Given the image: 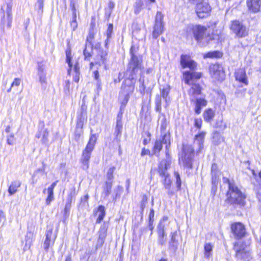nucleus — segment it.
<instances>
[{"label": "nucleus", "mask_w": 261, "mask_h": 261, "mask_svg": "<svg viewBox=\"0 0 261 261\" xmlns=\"http://www.w3.org/2000/svg\"><path fill=\"white\" fill-rule=\"evenodd\" d=\"M201 76V72L187 71L183 73V79L185 83L191 86L188 90V94L191 101H194L196 97L201 94V87L196 82Z\"/></svg>", "instance_id": "f257e3e1"}, {"label": "nucleus", "mask_w": 261, "mask_h": 261, "mask_svg": "<svg viewBox=\"0 0 261 261\" xmlns=\"http://www.w3.org/2000/svg\"><path fill=\"white\" fill-rule=\"evenodd\" d=\"M228 190L227 192V200L232 204L244 206L245 204L246 196L242 193L234 183V180H226Z\"/></svg>", "instance_id": "f03ea898"}, {"label": "nucleus", "mask_w": 261, "mask_h": 261, "mask_svg": "<svg viewBox=\"0 0 261 261\" xmlns=\"http://www.w3.org/2000/svg\"><path fill=\"white\" fill-rule=\"evenodd\" d=\"M129 78L128 80H126L122 85L121 90L119 94V100L121 103L120 109H123L127 104L129 95L132 94L134 91L135 86L133 84L132 81Z\"/></svg>", "instance_id": "7ed1b4c3"}, {"label": "nucleus", "mask_w": 261, "mask_h": 261, "mask_svg": "<svg viewBox=\"0 0 261 261\" xmlns=\"http://www.w3.org/2000/svg\"><path fill=\"white\" fill-rule=\"evenodd\" d=\"M194 149L191 145H183L182 151L179 158V163L184 167L191 169L193 163Z\"/></svg>", "instance_id": "20e7f679"}, {"label": "nucleus", "mask_w": 261, "mask_h": 261, "mask_svg": "<svg viewBox=\"0 0 261 261\" xmlns=\"http://www.w3.org/2000/svg\"><path fill=\"white\" fill-rule=\"evenodd\" d=\"M97 139V136L96 134H91L89 142L85 149L83 151L81 162L83 164V168L85 169H87L89 167V162L91 158V152L94 148Z\"/></svg>", "instance_id": "39448f33"}, {"label": "nucleus", "mask_w": 261, "mask_h": 261, "mask_svg": "<svg viewBox=\"0 0 261 261\" xmlns=\"http://www.w3.org/2000/svg\"><path fill=\"white\" fill-rule=\"evenodd\" d=\"M12 7V0H7L2 6L1 10L3 12V16L1 19V25L3 29L5 26L7 28H10L11 27Z\"/></svg>", "instance_id": "423d86ee"}, {"label": "nucleus", "mask_w": 261, "mask_h": 261, "mask_svg": "<svg viewBox=\"0 0 261 261\" xmlns=\"http://www.w3.org/2000/svg\"><path fill=\"white\" fill-rule=\"evenodd\" d=\"M207 29L201 25H195L193 28V33L195 40L202 46H204L208 43L211 38L206 33Z\"/></svg>", "instance_id": "0eeeda50"}, {"label": "nucleus", "mask_w": 261, "mask_h": 261, "mask_svg": "<svg viewBox=\"0 0 261 261\" xmlns=\"http://www.w3.org/2000/svg\"><path fill=\"white\" fill-rule=\"evenodd\" d=\"M134 47L132 46L130 49V53L132 56L131 60L128 64V69L127 71L130 72L129 77L131 80H134L136 77V75L139 70H141V63L136 57L134 53Z\"/></svg>", "instance_id": "6e6552de"}, {"label": "nucleus", "mask_w": 261, "mask_h": 261, "mask_svg": "<svg viewBox=\"0 0 261 261\" xmlns=\"http://www.w3.org/2000/svg\"><path fill=\"white\" fill-rule=\"evenodd\" d=\"M234 250L237 258L241 261H247L250 258V250L248 247L241 243L237 242L234 245Z\"/></svg>", "instance_id": "1a4fd4ad"}, {"label": "nucleus", "mask_w": 261, "mask_h": 261, "mask_svg": "<svg viewBox=\"0 0 261 261\" xmlns=\"http://www.w3.org/2000/svg\"><path fill=\"white\" fill-rule=\"evenodd\" d=\"M211 76L218 81H222L225 79V73L222 66L218 64L211 65L210 67Z\"/></svg>", "instance_id": "9d476101"}, {"label": "nucleus", "mask_w": 261, "mask_h": 261, "mask_svg": "<svg viewBox=\"0 0 261 261\" xmlns=\"http://www.w3.org/2000/svg\"><path fill=\"white\" fill-rule=\"evenodd\" d=\"M53 228H48L45 233V239L43 244V247L46 252H48L49 248H51L55 243L57 234L53 233Z\"/></svg>", "instance_id": "9b49d317"}, {"label": "nucleus", "mask_w": 261, "mask_h": 261, "mask_svg": "<svg viewBox=\"0 0 261 261\" xmlns=\"http://www.w3.org/2000/svg\"><path fill=\"white\" fill-rule=\"evenodd\" d=\"M163 16L161 12H158L156 13L155 24L152 33L153 38H157L163 32Z\"/></svg>", "instance_id": "f8f14e48"}, {"label": "nucleus", "mask_w": 261, "mask_h": 261, "mask_svg": "<svg viewBox=\"0 0 261 261\" xmlns=\"http://www.w3.org/2000/svg\"><path fill=\"white\" fill-rule=\"evenodd\" d=\"M230 29L238 37H244L248 34L246 27L237 20L232 22Z\"/></svg>", "instance_id": "ddd939ff"}, {"label": "nucleus", "mask_w": 261, "mask_h": 261, "mask_svg": "<svg viewBox=\"0 0 261 261\" xmlns=\"http://www.w3.org/2000/svg\"><path fill=\"white\" fill-rule=\"evenodd\" d=\"M211 10V7L206 2L203 1L196 5V12L199 18H203L207 16Z\"/></svg>", "instance_id": "4468645a"}, {"label": "nucleus", "mask_w": 261, "mask_h": 261, "mask_svg": "<svg viewBox=\"0 0 261 261\" xmlns=\"http://www.w3.org/2000/svg\"><path fill=\"white\" fill-rule=\"evenodd\" d=\"M180 64L182 68H189L190 70H195L197 67V63L193 60L190 56L182 55L180 56Z\"/></svg>", "instance_id": "2eb2a0df"}, {"label": "nucleus", "mask_w": 261, "mask_h": 261, "mask_svg": "<svg viewBox=\"0 0 261 261\" xmlns=\"http://www.w3.org/2000/svg\"><path fill=\"white\" fill-rule=\"evenodd\" d=\"M231 228L232 232L237 238H241L245 234V228L244 225L240 222L232 224Z\"/></svg>", "instance_id": "dca6fc26"}, {"label": "nucleus", "mask_w": 261, "mask_h": 261, "mask_svg": "<svg viewBox=\"0 0 261 261\" xmlns=\"http://www.w3.org/2000/svg\"><path fill=\"white\" fill-rule=\"evenodd\" d=\"M170 164L171 160L169 158L166 160H163L161 162L159 166L158 171L161 178H165V179H166V178L168 177V174L166 172V170Z\"/></svg>", "instance_id": "f3484780"}, {"label": "nucleus", "mask_w": 261, "mask_h": 261, "mask_svg": "<svg viewBox=\"0 0 261 261\" xmlns=\"http://www.w3.org/2000/svg\"><path fill=\"white\" fill-rule=\"evenodd\" d=\"M168 220V217L165 216L163 218L161 221L158 227V235H159V242L161 245H164L166 242L165 237H166V233L164 231V225L162 223Z\"/></svg>", "instance_id": "a211bd4d"}, {"label": "nucleus", "mask_w": 261, "mask_h": 261, "mask_svg": "<svg viewBox=\"0 0 261 261\" xmlns=\"http://www.w3.org/2000/svg\"><path fill=\"white\" fill-rule=\"evenodd\" d=\"M236 80L240 83L247 85L248 82L246 73V71L243 68H240L237 70L234 73Z\"/></svg>", "instance_id": "6ab92c4d"}, {"label": "nucleus", "mask_w": 261, "mask_h": 261, "mask_svg": "<svg viewBox=\"0 0 261 261\" xmlns=\"http://www.w3.org/2000/svg\"><path fill=\"white\" fill-rule=\"evenodd\" d=\"M247 6L248 10L253 13L258 12L261 6V0H247Z\"/></svg>", "instance_id": "aec40b11"}, {"label": "nucleus", "mask_w": 261, "mask_h": 261, "mask_svg": "<svg viewBox=\"0 0 261 261\" xmlns=\"http://www.w3.org/2000/svg\"><path fill=\"white\" fill-rule=\"evenodd\" d=\"M205 136V133L200 132L195 137V140L194 144L197 145L199 147L198 149H197V153H199L203 148V142L204 137Z\"/></svg>", "instance_id": "412c9836"}, {"label": "nucleus", "mask_w": 261, "mask_h": 261, "mask_svg": "<svg viewBox=\"0 0 261 261\" xmlns=\"http://www.w3.org/2000/svg\"><path fill=\"white\" fill-rule=\"evenodd\" d=\"M170 90V88L169 86H167L166 87L163 88L161 90L162 97L164 99L165 103H166V104L165 105V108H168L170 103L171 98L169 96Z\"/></svg>", "instance_id": "4be33fe9"}, {"label": "nucleus", "mask_w": 261, "mask_h": 261, "mask_svg": "<svg viewBox=\"0 0 261 261\" xmlns=\"http://www.w3.org/2000/svg\"><path fill=\"white\" fill-rule=\"evenodd\" d=\"M57 183L56 182L53 183L47 190L45 189L43 191V193H45V191H47L48 194L47 197L46 199V203L47 205H49L50 202L54 200V189L56 186Z\"/></svg>", "instance_id": "5701e85b"}, {"label": "nucleus", "mask_w": 261, "mask_h": 261, "mask_svg": "<svg viewBox=\"0 0 261 261\" xmlns=\"http://www.w3.org/2000/svg\"><path fill=\"white\" fill-rule=\"evenodd\" d=\"M174 184L171 180H164V185L167 189L171 188L173 191H177L180 189L181 186V180H174Z\"/></svg>", "instance_id": "b1692460"}, {"label": "nucleus", "mask_w": 261, "mask_h": 261, "mask_svg": "<svg viewBox=\"0 0 261 261\" xmlns=\"http://www.w3.org/2000/svg\"><path fill=\"white\" fill-rule=\"evenodd\" d=\"M45 70V65L42 63H39L38 75L39 77V81L41 83H45L46 82V74L44 72Z\"/></svg>", "instance_id": "393cba45"}, {"label": "nucleus", "mask_w": 261, "mask_h": 261, "mask_svg": "<svg viewBox=\"0 0 261 261\" xmlns=\"http://www.w3.org/2000/svg\"><path fill=\"white\" fill-rule=\"evenodd\" d=\"M107 229L105 226H101L99 231V237L97 240V246H101L107 236Z\"/></svg>", "instance_id": "a878e982"}, {"label": "nucleus", "mask_w": 261, "mask_h": 261, "mask_svg": "<svg viewBox=\"0 0 261 261\" xmlns=\"http://www.w3.org/2000/svg\"><path fill=\"white\" fill-rule=\"evenodd\" d=\"M176 235L175 232H172L171 233V238L169 245V249L174 252L176 250L178 246V242L175 238Z\"/></svg>", "instance_id": "bb28decb"}, {"label": "nucleus", "mask_w": 261, "mask_h": 261, "mask_svg": "<svg viewBox=\"0 0 261 261\" xmlns=\"http://www.w3.org/2000/svg\"><path fill=\"white\" fill-rule=\"evenodd\" d=\"M96 215L97 216L96 222L97 223H100L106 215V211L104 206L100 205L98 206L96 212Z\"/></svg>", "instance_id": "cd10ccee"}, {"label": "nucleus", "mask_w": 261, "mask_h": 261, "mask_svg": "<svg viewBox=\"0 0 261 261\" xmlns=\"http://www.w3.org/2000/svg\"><path fill=\"white\" fill-rule=\"evenodd\" d=\"M214 115V111L212 109L206 110L203 114L204 120L206 122H210L213 119Z\"/></svg>", "instance_id": "c85d7f7f"}, {"label": "nucleus", "mask_w": 261, "mask_h": 261, "mask_svg": "<svg viewBox=\"0 0 261 261\" xmlns=\"http://www.w3.org/2000/svg\"><path fill=\"white\" fill-rule=\"evenodd\" d=\"M211 173L212 179H217L220 178L221 173L218 170L217 165L216 164H213L211 168Z\"/></svg>", "instance_id": "c756f323"}, {"label": "nucleus", "mask_w": 261, "mask_h": 261, "mask_svg": "<svg viewBox=\"0 0 261 261\" xmlns=\"http://www.w3.org/2000/svg\"><path fill=\"white\" fill-rule=\"evenodd\" d=\"M20 186V182L19 180H14L12 182L9 188L8 192L9 194L12 195L15 194L17 190V188Z\"/></svg>", "instance_id": "7c9ffc66"}, {"label": "nucleus", "mask_w": 261, "mask_h": 261, "mask_svg": "<svg viewBox=\"0 0 261 261\" xmlns=\"http://www.w3.org/2000/svg\"><path fill=\"white\" fill-rule=\"evenodd\" d=\"M92 46L88 45V44H86L85 48L84 50V55L85 56V59L86 60H89V59L92 56Z\"/></svg>", "instance_id": "2f4dec72"}, {"label": "nucleus", "mask_w": 261, "mask_h": 261, "mask_svg": "<svg viewBox=\"0 0 261 261\" xmlns=\"http://www.w3.org/2000/svg\"><path fill=\"white\" fill-rule=\"evenodd\" d=\"M213 246L210 243H206L204 245V255L206 258L210 257L212 255Z\"/></svg>", "instance_id": "473e14b6"}, {"label": "nucleus", "mask_w": 261, "mask_h": 261, "mask_svg": "<svg viewBox=\"0 0 261 261\" xmlns=\"http://www.w3.org/2000/svg\"><path fill=\"white\" fill-rule=\"evenodd\" d=\"M122 129V123L120 120H117L116 126L115 130V134L117 137H120Z\"/></svg>", "instance_id": "72a5a7b5"}, {"label": "nucleus", "mask_w": 261, "mask_h": 261, "mask_svg": "<svg viewBox=\"0 0 261 261\" xmlns=\"http://www.w3.org/2000/svg\"><path fill=\"white\" fill-rule=\"evenodd\" d=\"M254 183V190L256 192L257 196L259 200H261V180H255Z\"/></svg>", "instance_id": "f704fd0d"}, {"label": "nucleus", "mask_w": 261, "mask_h": 261, "mask_svg": "<svg viewBox=\"0 0 261 261\" xmlns=\"http://www.w3.org/2000/svg\"><path fill=\"white\" fill-rule=\"evenodd\" d=\"M100 61L99 63L105 65L106 67L107 61V52L106 51H101L99 55Z\"/></svg>", "instance_id": "c9c22d12"}, {"label": "nucleus", "mask_w": 261, "mask_h": 261, "mask_svg": "<svg viewBox=\"0 0 261 261\" xmlns=\"http://www.w3.org/2000/svg\"><path fill=\"white\" fill-rule=\"evenodd\" d=\"M66 62L68 63L70 69L68 70V73L69 74H70L71 68V54L70 49H67L66 51Z\"/></svg>", "instance_id": "e433bc0d"}, {"label": "nucleus", "mask_w": 261, "mask_h": 261, "mask_svg": "<svg viewBox=\"0 0 261 261\" xmlns=\"http://www.w3.org/2000/svg\"><path fill=\"white\" fill-rule=\"evenodd\" d=\"M33 234L31 232H28L25 237V245L30 247L33 243Z\"/></svg>", "instance_id": "4c0bfd02"}, {"label": "nucleus", "mask_w": 261, "mask_h": 261, "mask_svg": "<svg viewBox=\"0 0 261 261\" xmlns=\"http://www.w3.org/2000/svg\"><path fill=\"white\" fill-rule=\"evenodd\" d=\"M95 33L93 30H90L87 38V43L88 45L92 46V41L94 38Z\"/></svg>", "instance_id": "58836bf2"}, {"label": "nucleus", "mask_w": 261, "mask_h": 261, "mask_svg": "<svg viewBox=\"0 0 261 261\" xmlns=\"http://www.w3.org/2000/svg\"><path fill=\"white\" fill-rule=\"evenodd\" d=\"M21 83V80L19 78H15L12 83L11 84V87L7 90V92L9 93L11 91L13 88L18 87Z\"/></svg>", "instance_id": "ea45409f"}, {"label": "nucleus", "mask_w": 261, "mask_h": 261, "mask_svg": "<svg viewBox=\"0 0 261 261\" xmlns=\"http://www.w3.org/2000/svg\"><path fill=\"white\" fill-rule=\"evenodd\" d=\"M160 142H162V144H166V148H167L168 146L170 144L169 135L167 134L164 135Z\"/></svg>", "instance_id": "a19ab883"}, {"label": "nucleus", "mask_w": 261, "mask_h": 261, "mask_svg": "<svg viewBox=\"0 0 261 261\" xmlns=\"http://www.w3.org/2000/svg\"><path fill=\"white\" fill-rule=\"evenodd\" d=\"M155 110L159 112L161 111V97L160 96H157L155 98Z\"/></svg>", "instance_id": "79ce46f5"}, {"label": "nucleus", "mask_w": 261, "mask_h": 261, "mask_svg": "<svg viewBox=\"0 0 261 261\" xmlns=\"http://www.w3.org/2000/svg\"><path fill=\"white\" fill-rule=\"evenodd\" d=\"M113 32V25L112 24H110L108 26L107 31V39L106 40V46H107L109 43V40L111 37V35Z\"/></svg>", "instance_id": "37998d69"}, {"label": "nucleus", "mask_w": 261, "mask_h": 261, "mask_svg": "<svg viewBox=\"0 0 261 261\" xmlns=\"http://www.w3.org/2000/svg\"><path fill=\"white\" fill-rule=\"evenodd\" d=\"M143 6V2L142 1L139 0V1L137 2L135 5V13L136 14L139 13L141 11Z\"/></svg>", "instance_id": "c03bdc74"}, {"label": "nucleus", "mask_w": 261, "mask_h": 261, "mask_svg": "<svg viewBox=\"0 0 261 261\" xmlns=\"http://www.w3.org/2000/svg\"><path fill=\"white\" fill-rule=\"evenodd\" d=\"M195 104L202 108L206 106L207 101L204 98H197L196 99Z\"/></svg>", "instance_id": "a18cd8bd"}, {"label": "nucleus", "mask_w": 261, "mask_h": 261, "mask_svg": "<svg viewBox=\"0 0 261 261\" xmlns=\"http://www.w3.org/2000/svg\"><path fill=\"white\" fill-rule=\"evenodd\" d=\"M162 142H161L160 141H156L154 146V153H156V152H159L162 149Z\"/></svg>", "instance_id": "49530a36"}, {"label": "nucleus", "mask_w": 261, "mask_h": 261, "mask_svg": "<svg viewBox=\"0 0 261 261\" xmlns=\"http://www.w3.org/2000/svg\"><path fill=\"white\" fill-rule=\"evenodd\" d=\"M115 170L114 166L110 167L107 172V177L108 179H112L114 178L113 173Z\"/></svg>", "instance_id": "de8ad7c7"}, {"label": "nucleus", "mask_w": 261, "mask_h": 261, "mask_svg": "<svg viewBox=\"0 0 261 261\" xmlns=\"http://www.w3.org/2000/svg\"><path fill=\"white\" fill-rule=\"evenodd\" d=\"M84 118L81 116L80 118H78V120L76 123V129L80 128L82 129L83 125H84Z\"/></svg>", "instance_id": "09e8293b"}, {"label": "nucleus", "mask_w": 261, "mask_h": 261, "mask_svg": "<svg viewBox=\"0 0 261 261\" xmlns=\"http://www.w3.org/2000/svg\"><path fill=\"white\" fill-rule=\"evenodd\" d=\"M214 142L215 144H218L222 140L219 133H215L213 136Z\"/></svg>", "instance_id": "8fccbe9b"}, {"label": "nucleus", "mask_w": 261, "mask_h": 261, "mask_svg": "<svg viewBox=\"0 0 261 261\" xmlns=\"http://www.w3.org/2000/svg\"><path fill=\"white\" fill-rule=\"evenodd\" d=\"M7 143L10 145H13L15 144V138L13 134H10L7 136Z\"/></svg>", "instance_id": "3c124183"}, {"label": "nucleus", "mask_w": 261, "mask_h": 261, "mask_svg": "<svg viewBox=\"0 0 261 261\" xmlns=\"http://www.w3.org/2000/svg\"><path fill=\"white\" fill-rule=\"evenodd\" d=\"M202 121L200 118H196L194 120V126L198 129L201 127Z\"/></svg>", "instance_id": "603ef678"}, {"label": "nucleus", "mask_w": 261, "mask_h": 261, "mask_svg": "<svg viewBox=\"0 0 261 261\" xmlns=\"http://www.w3.org/2000/svg\"><path fill=\"white\" fill-rule=\"evenodd\" d=\"M44 0H38L36 4V7L40 10L41 12L43 11Z\"/></svg>", "instance_id": "864d4df0"}, {"label": "nucleus", "mask_w": 261, "mask_h": 261, "mask_svg": "<svg viewBox=\"0 0 261 261\" xmlns=\"http://www.w3.org/2000/svg\"><path fill=\"white\" fill-rule=\"evenodd\" d=\"M48 136V132L47 129H45L43 132L42 141L43 143L47 141V138Z\"/></svg>", "instance_id": "5fc2aeb1"}, {"label": "nucleus", "mask_w": 261, "mask_h": 261, "mask_svg": "<svg viewBox=\"0 0 261 261\" xmlns=\"http://www.w3.org/2000/svg\"><path fill=\"white\" fill-rule=\"evenodd\" d=\"M111 185L107 182V186L104 189V193L106 196H108L111 193Z\"/></svg>", "instance_id": "6e6d98bb"}, {"label": "nucleus", "mask_w": 261, "mask_h": 261, "mask_svg": "<svg viewBox=\"0 0 261 261\" xmlns=\"http://www.w3.org/2000/svg\"><path fill=\"white\" fill-rule=\"evenodd\" d=\"M154 216V212L153 209H151L150 211V213L149 215V225H152L153 221V218Z\"/></svg>", "instance_id": "4d7b16f0"}, {"label": "nucleus", "mask_w": 261, "mask_h": 261, "mask_svg": "<svg viewBox=\"0 0 261 261\" xmlns=\"http://www.w3.org/2000/svg\"><path fill=\"white\" fill-rule=\"evenodd\" d=\"M219 53L217 51H214V52H210L207 54L206 57L207 58H214V57H217L218 54H219Z\"/></svg>", "instance_id": "13d9d810"}, {"label": "nucleus", "mask_w": 261, "mask_h": 261, "mask_svg": "<svg viewBox=\"0 0 261 261\" xmlns=\"http://www.w3.org/2000/svg\"><path fill=\"white\" fill-rule=\"evenodd\" d=\"M70 203L69 202L68 203H66L65 208H64V212L66 215L69 214V210L70 209Z\"/></svg>", "instance_id": "bf43d9fd"}, {"label": "nucleus", "mask_w": 261, "mask_h": 261, "mask_svg": "<svg viewBox=\"0 0 261 261\" xmlns=\"http://www.w3.org/2000/svg\"><path fill=\"white\" fill-rule=\"evenodd\" d=\"M69 87H70V81L69 80H67L65 82V85L64 86V90L66 92L69 91Z\"/></svg>", "instance_id": "052dcab7"}, {"label": "nucleus", "mask_w": 261, "mask_h": 261, "mask_svg": "<svg viewBox=\"0 0 261 261\" xmlns=\"http://www.w3.org/2000/svg\"><path fill=\"white\" fill-rule=\"evenodd\" d=\"M202 107L195 104V112L197 114H199L201 113Z\"/></svg>", "instance_id": "680f3d73"}, {"label": "nucleus", "mask_w": 261, "mask_h": 261, "mask_svg": "<svg viewBox=\"0 0 261 261\" xmlns=\"http://www.w3.org/2000/svg\"><path fill=\"white\" fill-rule=\"evenodd\" d=\"M71 25L73 27V30H75L77 28V23L76 21V17H74V20H72L71 22Z\"/></svg>", "instance_id": "e2e57ef3"}, {"label": "nucleus", "mask_w": 261, "mask_h": 261, "mask_svg": "<svg viewBox=\"0 0 261 261\" xmlns=\"http://www.w3.org/2000/svg\"><path fill=\"white\" fill-rule=\"evenodd\" d=\"M166 119L164 118L163 120L162 121V123L161 125V129H165L166 127Z\"/></svg>", "instance_id": "0e129e2a"}, {"label": "nucleus", "mask_w": 261, "mask_h": 261, "mask_svg": "<svg viewBox=\"0 0 261 261\" xmlns=\"http://www.w3.org/2000/svg\"><path fill=\"white\" fill-rule=\"evenodd\" d=\"M74 73H80V66L78 63H76L74 66Z\"/></svg>", "instance_id": "69168bd1"}, {"label": "nucleus", "mask_w": 261, "mask_h": 261, "mask_svg": "<svg viewBox=\"0 0 261 261\" xmlns=\"http://www.w3.org/2000/svg\"><path fill=\"white\" fill-rule=\"evenodd\" d=\"M73 80L76 83L79 82L80 80V73H74Z\"/></svg>", "instance_id": "338daca9"}, {"label": "nucleus", "mask_w": 261, "mask_h": 261, "mask_svg": "<svg viewBox=\"0 0 261 261\" xmlns=\"http://www.w3.org/2000/svg\"><path fill=\"white\" fill-rule=\"evenodd\" d=\"M109 8L112 10L115 7V3L112 1H110L108 3Z\"/></svg>", "instance_id": "774afa93"}]
</instances>
